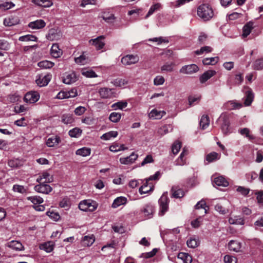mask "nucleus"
<instances>
[{
	"label": "nucleus",
	"instance_id": "1",
	"mask_svg": "<svg viewBox=\"0 0 263 263\" xmlns=\"http://www.w3.org/2000/svg\"><path fill=\"white\" fill-rule=\"evenodd\" d=\"M197 13L198 16L204 21L210 20L214 15L211 7L205 4H202L198 7Z\"/></svg>",
	"mask_w": 263,
	"mask_h": 263
},
{
	"label": "nucleus",
	"instance_id": "2",
	"mask_svg": "<svg viewBox=\"0 0 263 263\" xmlns=\"http://www.w3.org/2000/svg\"><path fill=\"white\" fill-rule=\"evenodd\" d=\"M98 207V203L92 199H85L80 202L79 208L80 210L84 212H92L97 210Z\"/></svg>",
	"mask_w": 263,
	"mask_h": 263
},
{
	"label": "nucleus",
	"instance_id": "3",
	"mask_svg": "<svg viewBox=\"0 0 263 263\" xmlns=\"http://www.w3.org/2000/svg\"><path fill=\"white\" fill-rule=\"evenodd\" d=\"M159 215L163 216L168 210L169 199L167 192L164 193L159 200Z\"/></svg>",
	"mask_w": 263,
	"mask_h": 263
},
{
	"label": "nucleus",
	"instance_id": "4",
	"mask_svg": "<svg viewBox=\"0 0 263 263\" xmlns=\"http://www.w3.org/2000/svg\"><path fill=\"white\" fill-rule=\"evenodd\" d=\"M100 96L103 99H111L117 96V93L114 88L107 87L101 88L99 90Z\"/></svg>",
	"mask_w": 263,
	"mask_h": 263
},
{
	"label": "nucleus",
	"instance_id": "5",
	"mask_svg": "<svg viewBox=\"0 0 263 263\" xmlns=\"http://www.w3.org/2000/svg\"><path fill=\"white\" fill-rule=\"evenodd\" d=\"M53 178L48 171H44L39 175L36 181L39 183H47L52 182Z\"/></svg>",
	"mask_w": 263,
	"mask_h": 263
},
{
	"label": "nucleus",
	"instance_id": "6",
	"mask_svg": "<svg viewBox=\"0 0 263 263\" xmlns=\"http://www.w3.org/2000/svg\"><path fill=\"white\" fill-rule=\"evenodd\" d=\"M139 58L137 55L127 54L121 59V63L125 66L131 65L138 62Z\"/></svg>",
	"mask_w": 263,
	"mask_h": 263
},
{
	"label": "nucleus",
	"instance_id": "7",
	"mask_svg": "<svg viewBox=\"0 0 263 263\" xmlns=\"http://www.w3.org/2000/svg\"><path fill=\"white\" fill-rule=\"evenodd\" d=\"M222 121L221 125V130L224 134H227L229 133L230 122L228 117L226 114H222L220 116L218 122Z\"/></svg>",
	"mask_w": 263,
	"mask_h": 263
},
{
	"label": "nucleus",
	"instance_id": "8",
	"mask_svg": "<svg viewBox=\"0 0 263 263\" xmlns=\"http://www.w3.org/2000/svg\"><path fill=\"white\" fill-rule=\"evenodd\" d=\"M61 142L60 137L57 135H53L47 138L46 144L49 147H56Z\"/></svg>",
	"mask_w": 263,
	"mask_h": 263
},
{
	"label": "nucleus",
	"instance_id": "9",
	"mask_svg": "<svg viewBox=\"0 0 263 263\" xmlns=\"http://www.w3.org/2000/svg\"><path fill=\"white\" fill-rule=\"evenodd\" d=\"M34 189L36 192L44 194H48L52 190V188L49 184L44 183L35 185Z\"/></svg>",
	"mask_w": 263,
	"mask_h": 263
},
{
	"label": "nucleus",
	"instance_id": "10",
	"mask_svg": "<svg viewBox=\"0 0 263 263\" xmlns=\"http://www.w3.org/2000/svg\"><path fill=\"white\" fill-rule=\"evenodd\" d=\"M141 212L143 213L144 217L146 219L151 218L155 212V208L151 203L146 204L141 210Z\"/></svg>",
	"mask_w": 263,
	"mask_h": 263
},
{
	"label": "nucleus",
	"instance_id": "11",
	"mask_svg": "<svg viewBox=\"0 0 263 263\" xmlns=\"http://www.w3.org/2000/svg\"><path fill=\"white\" fill-rule=\"evenodd\" d=\"M199 68L196 64H190L182 67L180 69V72L184 74H191L197 72Z\"/></svg>",
	"mask_w": 263,
	"mask_h": 263
},
{
	"label": "nucleus",
	"instance_id": "12",
	"mask_svg": "<svg viewBox=\"0 0 263 263\" xmlns=\"http://www.w3.org/2000/svg\"><path fill=\"white\" fill-rule=\"evenodd\" d=\"M51 79V75L47 74L46 75H39L37 77L35 80L37 85L40 87L45 86L48 85Z\"/></svg>",
	"mask_w": 263,
	"mask_h": 263
},
{
	"label": "nucleus",
	"instance_id": "13",
	"mask_svg": "<svg viewBox=\"0 0 263 263\" xmlns=\"http://www.w3.org/2000/svg\"><path fill=\"white\" fill-rule=\"evenodd\" d=\"M40 99V95L36 91L27 92L24 97L25 102L29 103H33L37 102Z\"/></svg>",
	"mask_w": 263,
	"mask_h": 263
},
{
	"label": "nucleus",
	"instance_id": "14",
	"mask_svg": "<svg viewBox=\"0 0 263 263\" xmlns=\"http://www.w3.org/2000/svg\"><path fill=\"white\" fill-rule=\"evenodd\" d=\"M20 23L19 17L17 15H10L4 20V25L5 26L11 27Z\"/></svg>",
	"mask_w": 263,
	"mask_h": 263
},
{
	"label": "nucleus",
	"instance_id": "15",
	"mask_svg": "<svg viewBox=\"0 0 263 263\" xmlns=\"http://www.w3.org/2000/svg\"><path fill=\"white\" fill-rule=\"evenodd\" d=\"M104 39V37L101 35L95 39L89 40V43L90 45L94 46L96 49L100 50L102 49L105 45Z\"/></svg>",
	"mask_w": 263,
	"mask_h": 263
},
{
	"label": "nucleus",
	"instance_id": "16",
	"mask_svg": "<svg viewBox=\"0 0 263 263\" xmlns=\"http://www.w3.org/2000/svg\"><path fill=\"white\" fill-rule=\"evenodd\" d=\"M188 150L184 147L179 157L176 160L175 164L176 165L183 166L186 164V156L188 155Z\"/></svg>",
	"mask_w": 263,
	"mask_h": 263
},
{
	"label": "nucleus",
	"instance_id": "17",
	"mask_svg": "<svg viewBox=\"0 0 263 263\" xmlns=\"http://www.w3.org/2000/svg\"><path fill=\"white\" fill-rule=\"evenodd\" d=\"M138 157V155L133 152L128 157L120 158L119 161L121 164L128 165L133 163Z\"/></svg>",
	"mask_w": 263,
	"mask_h": 263
},
{
	"label": "nucleus",
	"instance_id": "18",
	"mask_svg": "<svg viewBox=\"0 0 263 263\" xmlns=\"http://www.w3.org/2000/svg\"><path fill=\"white\" fill-rule=\"evenodd\" d=\"M242 106V104L235 100L229 101L224 104V108L228 110L239 109Z\"/></svg>",
	"mask_w": 263,
	"mask_h": 263
},
{
	"label": "nucleus",
	"instance_id": "19",
	"mask_svg": "<svg viewBox=\"0 0 263 263\" xmlns=\"http://www.w3.org/2000/svg\"><path fill=\"white\" fill-rule=\"evenodd\" d=\"M128 83L129 80L127 78H117L111 82L115 86L121 88L125 87Z\"/></svg>",
	"mask_w": 263,
	"mask_h": 263
},
{
	"label": "nucleus",
	"instance_id": "20",
	"mask_svg": "<svg viewBox=\"0 0 263 263\" xmlns=\"http://www.w3.org/2000/svg\"><path fill=\"white\" fill-rule=\"evenodd\" d=\"M46 26L45 22L43 20H37L29 23L28 27L32 29H40Z\"/></svg>",
	"mask_w": 263,
	"mask_h": 263
},
{
	"label": "nucleus",
	"instance_id": "21",
	"mask_svg": "<svg viewBox=\"0 0 263 263\" xmlns=\"http://www.w3.org/2000/svg\"><path fill=\"white\" fill-rule=\"evenodd\" d=\"M34 5L43 8H49L53 3L51 0H31Z\"/></svg>",
	"mask_w": 263,
	"mask_h": 263
},
{
	"label": "nucleus",
	"instance_id": "22",
	"mask_svg": "<svg viewBox=\"0 0 263 263\" xmlns=\"http://www.w3.org/2000/svg\"><path fill=\"white\" fill-rule=\"evenodd\" d=\"M165 114L166 112L164 110H158L156 109H154L148 114V117L153 119H160Z\"/></svg>",
	"mask_w": 263,
	"mask_h": 263
},
{
	"label": "nucleus",
	"instance_id": "23",
	"mask_svg": "<svg viewBox=\"0 0 263 263\" xmlns=\"http://www.w3.org/2000/svg\"><path fill=\"white\" fill-rule=\"evenodd\" d=\"M228 248L231 251L239 252L241 250V243L238 241L232 240L228 243Z\"/></svg>",
	"mask_w": 263,
	"mask_h": 263
},
{
	"label": "nucleus",
	"instance_id": "24",
	"mask_svg": "<svg viewBox=\"0 0 263 263\" xmlns=\"http://www.w3.org/2000/svg\"><path fill=\"white\" fill-rule=\"evenodd\" d=\"M229 222L231 224H236L242 226L245 224V219L240 216H234L230 217Z\"/></svg>",
	"mask_w": 263,
	"mask_h": 263
},
{
	"label": "nucleus",
	"instance_id": "25",
	"mask_svg": "<svg viewBox=\"0 0 263 263\" xmlns=\"http://www.w3.org/2000/svg\"><path fill=\"white\" fill-rule=\"evenodd\" d=\"M47 37L50 41H58L62 37V34L54 29H50Z\"/></svg>",
	"mask_w": 263,
	"mask_h": 263
},
{
	"label": "nucleus",
	"instance_id": "26",
	"mask_svg": "<svg viewBox=\"0 0 263 263\" xmlns=\"http://www.w3.org/2000/svg\"><path fill=\"white\" fill-rule=\"evenodd\" d=\"M77 80V78L75 73L71 72L66 74L63 77L62 81L66 84H71Z\"/></svg>",
	"mask_w": 263,
	"mask_h": 263
},
{
	"label": "nucleus",
	"instance_id": "27",
	"mask_svg": "<svg viewBox=\"0 0 263 263\" xmlns=\"http://www.w3.org/2000/svg\"><path fill=\"white\" fill-rule=\"evenodd\" d=\"M216 74V71L209 70L204 72L199 78L201 83H204Z\"/></svg>",
	"mask_w": 263,
	"mask_h": 263
},
{
	"label": "nucleus",
	"instance_id": "28",
	"mask_svg": "<svg viewBox=\"0 0 263 263\" xmlns=\"http://www.w3.org/2000/svg\"><path fill=\"white\" fill-rule=\"evenodd\" d=\"M24 164V161L20 159H12L8 161V165L12 168H18Z\"/></svg>",
	"mask_w": 263,
	"mask_h": 263
},
{
	"label": "nucleus",
	"instance_id": "29",
	"mask_svg": "<svg viewBox=\"0 0 263 263\" xmlns=\"http://www.w3.org/2000/svg\"><path fill=\"white\" fill-rule=\"evenodd\" d=\"M54 242L53 241H47L40 245V249L43 250L47 253H50L53 250Z\"/></svg>",
	"mask_w": 263,
	"mask_h": 263
},
{
	"label": "nucleus",
	"instance_id": "30",
	"mask_svg": "<svg viewBox=\"0 0 263 263\" xmlns=\"http://www.w3.org/2000/svg\"><path fill=\"white\" fill-rule=\"evenodd\" d=\"M95 241L93 235H86L83 237L82 240V245L86 247L91 246Z\"/></svg>",
	"mask_w": 263,
	"mask_h": 263
},
{
	"label": "nucleus",
	"instance_id": "31",
	"mask_svg": "<svg viewBox=\"0 0 263 263\" xmlns=\"http://www.w3.org/2000/svg\"><path fill=\"white\" fill-rule=\"evenodd\" d=\"M51 54L55 58H58L62 54V51L59 48L58 44H53L51 48Z\"/></svg>",
	"mask_w": 263,
	"mask_h": 263
},
{
	"label": "nucleus",
	"instance_id": "32",
	"mask_svg": "<svg viewBox=\"0 0 263 263\" xmlns=\"http://www.w3.org/2000/svg\"><path fill=\"white\" fill-rule=\"evenodd\" d=\"M254 99V94L251 90H248L245 93L244 104L245 106H250Z\"/></svg>",
	"mask_w": 263,
	"mask_h": 263
},
{
	"label": "nucleus",
	"instance_id": "33",
	"mask_svg": "<svg viewBox=\"0 0 263 263\" xmlns=\"http://www.w3.org/2000/svg\"><path fill=\"white\" fill-rule=\"evenodd\" d=\"M238 133L242 136L247 138L249 140H252L255 139V137L251 134V132L248 128H240L238 130Z\"/></svg>",
	"mask_w": 263,
	"mask_h": 263
},
{
	"label": "nucleus",
	"instance_id": "34",
	"mask_svg": "<svg viewBox=\"0 0 263 263\" xmlns=\"http://www.w3.org/2000/svg\"><path fill=\"white\" fill-rule=\"evenodd\" d=\"M127 202V198L124 197H119L116 198L112 204V208H117L120 205L125 204Z\"/></svg>",
	"mask_w": 263,
	"mask_h": 263
},
{
	"label": "nucleus",
	"instance_id": "35",
	"mask_svg": "<svg viewBox=\"0 0 263 263\" xmlns=\"http://www.w3.org/2000/svg\"><path fill=\"white\" fill-rule=\"evenodd\" d=\"M214 183L217 186L226 187L229 185V182L223 176H218L215 178Z\"/></svg>",
	"mask_w": 263,
	"mask_h": 263
},
{
	"label": "nucleus",
	"instance_id": "36",
	"mask_svg": "<svg viewBox=\"0 0 263 263\" xmlns=\"http://www.w3.org/2000/svg\"><path fill=\"white\" fill-rule=\"evenodd\" d=\"M8 246L16 251H22L24 249V247L22 243L16 240H12L10 241Z\"/></svg>",
	"mask_w": 263,
	"mask_h": 263
},
{
	"label": "nucleus",
	"instance_id": "37",
	"mask_svg": "<svg viewBox=\"0 0 263 263\" xmlns=\"http://www.w3.org/2000/svg\"><path fill=\"white\" fill-rule=\"evenodd\" d=\"M91 149L89 147H83L77 150L76 154L77 155L86 157L90 155Z\"/></svg>",
	"mask_w": 263,
	"mask_h": 263
},
{
	"label": "nucleus",
	"instance_id": "38",
	"mask_svg": "<svg viewBox=\"0 0 263 263\" xmlns=\"http://www.w3.org/2000/svg\"><path fill=\"white\" fill-rule=\"evenodd\" d=\"M118 135L117 131H109L102 135L100 138L103 140H109L112 138H116Z\"/></svg>",
	"mask_w": 263,
	"mask_h": 263
},
{
	"label": "nucleus",
	"instance_id": "39",
	"mask_svg": "<svg viewBox=\"0 0 263 263\" xmlns=\"http://www.w3.org/2000/svg\"><path fill=\"white\" fill-rule=\"evenodd\" d=\"M37 65L42 69H50L54 65V63L49 61L44 60L39 62Z\"/></svg>",
	"mask_w": 263,
	"mask_h": 263
},
{
	"label": "nucleus",
	"instance_id": "40",
	"mask_svg": "<svg viewBox=\"0 0 263 263\" xmlns=\"http://www.w3.org/2000/svg\"><path fill=\"white\" fill-rule=\"evenodd\" d=\"M220 158V154L216 152H212L206 155V160L208 161V162L210 163L215 160H219Z\"/></svg>",
	"mask_w": 263,
	"mask_h": 263
},
{
	"label": "nucleus",
	"instance_id": "41",
	"mask_svg": "<svg viewBox=\"0 0 263 263\" xmlns=\"http://www.w3.org/2000/svg\"><path fill=\"white\" fill-rule=\"evenodd\" d=\"M253 28V23L252 22H249L246 24L243 28L242 35L243 37H247L250 34L252 29Z\"/></svg>",
	"mask_w": 263,
	"mask_h": 263
},
{
	"label": "nucleus",
	"instance_id": "42",
	"mask_svg": "<svg viewBox=\"0 0 263 263\" xmlns=\"http://www.w3.org/2000/svg\"><path fill=\"white\" fill-rule=\"evenodd\" d=\"M200 126L202 129L206 128L210 124L209 118L207 115H203L201 117L200 121Z\"/></svg>",
	"mask_w": 263,
	"mask_h": 263
},
{
	"label": "nucleus",
	"instance_id": "43",
	"mask_svg": "<svg viewBox=\"0 0 263 263\" xmlns=\"http://www.w3.org/2000/svg\"><path fill=\"white\" fill-rule=\"evenodd\" d=\"M128 103L126 101H121L114 103L111 105V107L115 110L120 109L122 110L127 106Z\"/></svg>",
	"mask_w": 263,
	"mask_h": 263
},
{
	"label": "nucleus",
	"instance_id": "44",
	"mask_svg": "<svg viewBox=\"0 0 263 263\" xmlns=\"http://www.w3.org/2000/svg\"><path fill=\"white\" fill-rule=\"evenodd\" d=\"M178 257L182 259L184 263H191L192 261V256L186 253H179Z\"/></svg>",
	"mask_w": 263,
	"mask_h": 263
},
{
	"label": "nucleus",
	"instance_id": "45",
	"mask_svg": "<svg viewBox=\"0 0 263 263\" xmlns=\"http://www.w3.org/2000/svg\"><path fill=\"white\" fill-rule=\"evenodd\" d=\"M175 63L173 62H167L161 67L162 72H172L173 71Z\"/></svg>",
	"mask_w": 263,
	"mask_h": 263
},
{
	"label": "nucleus",
	"instance_id": "46",
	"mask_svg": "<svg viewBox=\"0 0 263 263\" xmlns=\"http://www.w3.org/2000/svg\"><path fill=\"white\" fill-rule=\"evenodd\" d=\"M27 199L30 201L34 205L40 204L44 201L43 199L39 196H33L27 197Z\"/></svg>",
	"mask_w": 263,
	"mask_h": 263
},
{
	"label": "nucleus",
	"instance_id": "47",
	"mask_svg": "<svg viewBox=\"0 0 263 263\" xmlns=\"http://www.w3.org/2000/svg\"><path fill=\"white\" fill-rule=\"evenodd\" d=\"M219 58L217 57L207 58L203 60L202 62L204 65H215L218 61Z\"/></svg>",
	"mask_w": 263,
	"mask_h": 263
},
{
	"label": "nucleus",
	"instance_id": "48",
	"mask_svg": "<svg viewBox=\"0 0 263 263\" xmlns=\"http://www.w3.org/2000/svg\"><path fill=\"white\" fill-rule=\"evenodd\" d=\"M19 41L22 42H28V41H37V38L32 34H27L26 35L21 36L18 39Z\"/></svg>",
	"mask_w": 263,
	"mask_h": 263
},
{
	"label": "nucleus",
	"instance_id": "49",
	"mask_svg": "<svg viewBox=\"0 0 263 263\" xmlns=\"http://www.w3.org/2000/svg\"><path fill=\"white\" fill-rule=\"evenodd\" d=\"M161 8V5L159 3L152 5L149 9V11L145 16V18H148L152 15L156 11L159 10Z\"/></svg>",
	"mask_w": 263,
	"mask_h": 263
},
{
	"label": "nucleus",
	"instance_id": "50",
	"mask_svg": "<svg viewBox=\"0 0 263 263\" xmlns=\"http://www.w3.org/2000/svg\"><path fill=\"white\" fill-rule=\"evenodd\" d=\"M63 123L66 124H71L74 121L72 116L70 114H64L62 117Z\"/></svg>",
	"mask_w": 263,
	"mask_h": 263
},
{
	"label": "nucleus",
	"instance_id": "51",
	"mask_svg": "<svg viewBox=\"0 0 263 263\" xmlns=\"http://www.w3.org/2000/svg\"><path fill=\"white\" fill-rule=\"evenodd\" d=\"M195 208L197 210L200 209H204V214H205L207 213L208 210L209 209L208 206L206 205L205 202L201 200V201L197 202V203L195 205Z\"/></svg>",
	"mask_w": 263,
	"mask_h": 263
},
{
	"label": "nucleus",
	"instance_id": "52",
	"mask_svg": "<svg viewBox=\"0 0 263 263\" xmlns=\"http://www.w3.org/2000/svg\"><path fill=\"white\" fill-rule=\"evenodd\" d=\"M82 130L79 128L76 127L69 131V135L71 137L78 138L81 136Z\"/></svg>",
	"mask_w": 263,
	"mask_h": 263
},
{
	"label": "nucleus",
	"instance_id": "53",
	"mask_svg": "<svg viewBox=\"0 0 263 263\" xmlns=\"http://www.w3.org/2000/svg\"><path fill=\"white\" fill-rule=\"evenodd\" d=\"M253 68L256 70H260L263 69V59L256 60L253 64Z\"/></svg>",
	"mask_w": 263,
	"mask_h": 263
},
{
	"label": "nucleus",
	"instance_id": "54",
	"mask_svg": "<svg viewBox=\"0 0 263 263\" xmlns=\"http://www.w3.org/2000/svg\"><path fill=\"white\" fill-rule=\"evenodd\" d=\"M74 61L77 64L84 65L88 62V59L85 55L82 54L80 57L76 58L74 59Z\"/></svg>",
	"mask_w": 263,
	"mask_h": 263
},
{
	"label": "nucleus",
	"instance_id": "55",
	"mask_svg": "<svg viewBox=\"0 0 263 263\" xmlns=\"http://www.w3.org/2000/svg\"><path fill=\"white\" fill-rule=\"evenodd\" d=\"M70 201L68 198H64L59 203L61 208L68 209L70 206Z\"/></svg>",
	"mask_w": 263,
	"mask_h": 263
},
{
	"label": "nucleus",
	"instance_id": "56",
	"mask_svg": "<svg viewBox=\"0 0 263 263\" xmlns=\"http://www.w3.org/2000/svg\"><path fill=\"white\" fill-rule=\"evenodd\" d=\"M172 197L176 198H182L184 195V192L181 189L175 190L174 188H172Z\"/></svg>",
	"mask_w": 263,
	"mask_h": 263
},
{
	"label": "nucleus",
	"instance_id": "57",
	"mask_svg": "<svg viewBox=\"0 0 263 263\" xmlns=\"http://www.w3.org/2000/svg\"><path fill=\"white\" fill-rule=\"evenodd\" d=\"M12 190L14 192H17L21 194L25 193L27 192V189L23 186L18 184H14L13 186Z\"/></svg>",
	"mask_w": 263,
	"mask_h": 263
},
{
	"label": "nucleus",
	"instance_id": "58",
	"mask_svg": "<svg viewBox=\"0 0 263 263\" xmlns=\"http://www.w3.org/2000/svg\"><path fill=\"white\" fill-rule=\"evenodd\" d=\"M121 114L116 112H111L109 116V120L112 122H118L121 119Z\"/></svg>",
	"mask_w": 263,
	"mask_h": 263
},
{
	"label": "nucleus",
	"instance_id": "59",
	"mask_svg": "<svg viewBox=\"0 0 263 263\" xmlns=\"http://www.w3.org/2000/svg\"><path fill=\"white\" fill-rule=\"evenodd\" d=\"M236 191L239 193L241 195L246 196L249 193L250 190L242 186H236Z\"/></svg>",
	"mask_w": 263,
	"mask_h": 263
},
{
	"label": "nucleus",
	"instance_id": "60",
	"mask_svg": "<svg viewBox=\"0 0 263 263\" xmlns=\"http://www.w3.org/2000/svg\"><path fill=\"white\" fill-rule=\"evenodd\" d=\"M181 147V143L179 141H176L174 143L172 147V153L174 155H176L179 152Z\"/></svg>",
	"mask_w": 263,
	"mask_h": 263
},
{
	"label": "nucleus",
	"instance_id": "61",
	"mask_svg": "<svg viewBox=\"0 0 263 263\" xmlns=\"http://www.w3.org/2000/svg\"><path fill=\"white\" fill-rule=\"evenodd\" d=\"M153 185H142L139 190L140 194H146L153 190Z\"/></svg>",
	"mask_w": 263,
	"mask_h": 263
},
{
	"label": "nucleus",
	"instance_id": "62",
	"mask_svg": "<svg viewBox=\"0 0 263 263\" xmlns=\"http://www.w3.org/2000/svg\"><path fill=\"white\" fill-rule=\"evenodd\" d=\"M82 74L83 76L87 78H96L97 77V75L92 70H86L83 69L82 71Z\"/></svg>",
	"mask_w": 263,
	"mask_h": 263
},
{
	"label": "nucleus",
	"instance_id": "63",
	"mask_svg": "<svg viewBox=\"0 0 263 263\" xmlns=\"http://www.w3.org/2000/svg\"><path fill=\"white\" fill-rule=\"evenodd\" d=\"M186 244L189 248H195L199 245V241L195 238H190L186 242Z\"/></svg>",
	"mask_w": 263,
	"mask_h": 263
},
{
	"label": "nucleus",
	"instance_id": "64",
	"mask_svg": "<svg viewBox=\"0 0 263 263\" xmlns=\"http://www.w3.org/2000/svg\"><path fill=\"white\" fill-rule=\"evenodd\" d=\"M223 261L225 263H237V259L234 256L226 255L224 256Z\"/></svg>",
	"mask_w": 263,
	"mask_h": 263
}]
</instances>
